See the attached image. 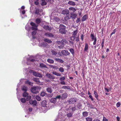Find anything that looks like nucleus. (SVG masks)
<instances>
[{
    "instance_id": "1",
    "label": "nucleus",
    "mask_w": 121,
    "mask_h": 121,
    "mask_svg": "<svg viewBox=\"0 0 121 121\" xmlns=\"http://www.w3.org/2000/svg\"><path fill=\"white\" fill-rule=\"evenodd\" d=\"M60 29L59 30V32L60 33L62 34H65L66 31L65 30L66 28V26L62 24L60 25L59 26Z\"/></svg>"
},
{
    "instance_id": "2",
    "label": "nucleus",
    "mask_w": 121,
    "mask_h": 121,
    "mask_svg": "<svg viewBox=\"0 0 121 121\" xmlns=\"http://www.w3.org/2000/svg\"><path fill=\"white\" fill-rule=\"evenodd\" d=\"M39 87L37 86H33L31 89V92L34 93H38L39 92Z\"/></svg>"
},
{
    "instance_id": "3",
    "label": "nucleus",
    "mask_w": 121,
    "mask_h": 121,
    "mask_svg": "<svg viewBox=\"0 0 121 121\" xmlns=\"http://www.w3.org/2000/svg\"><path fill=\"white\" fill-rule=\"evenodd\" d=\"M30 25L32 26V30H37L38 28H37L38 27V25H36V24L32 22L30 23Z\"/></svg>"
},
{
    "instance_id": "4",
    "label": "nucleus",
    "mask_w": 121,
    "mask_h": 121,
    "mask_svg": "<svg viewBox=\"0 0 121 121\" xmlns=\"http://www.w3.org/2000/svg\"><path fill=\"white\" fill-rule=\"evenodd\" d=\"M77 99L75 98H72L68 100L69 104H74L77 101Z\"/></svg>"
},
{
    "instance_id": "5",
    "label": "nucleus",
    "mask_w": 121,
    "mask_h": 121,
    "mask_svg": "<svg viewBox=\"0 0 121 121\" xmlns=\"http://www.w3.org/2000/svg\"><path fill=\"white\" fill-rule=\"evenodd\" d=\"M33 74L34 76L36 77H42V75L41 74H40L39 73L36 72L34 71H32Z\"/></svg>"
},
{
    "instance_id": "6",
    "label": "nucleus",
    "mask_w": 121,
    "mask_h": 121,
    "mask_svg": "<svg viewBox=\"0 0 121 121\" xmlns=\"http://www.w3.org/2000/svg\"><path fill=\"white\" fill-rule=\"evenodd\" d=\"M44 35L47 37H54V35L51 33L47 32L44 34Z\"/></svg>"
},
{
    "instance_id": "7",
    "label": "nucleus",
    "mask_w": 121,
    "mask_h": 121,
    "mask_svg": "<svg viewBox=\"0 0 121 121\" xmlns=\"http://www.w3.org/2000/svg\"><path fill=\"white\" fill-rule=\"evenodd\" d=\"M61 53L63 56H67L69 55L70 54L68 50H62L61 51Z\"/></svg>"
},
{
    "instance_id": "8",
    "label": "nucleus",
    "mask_w": 121,
    "mask_h": 121,
    "mask_svg": "<svg viewBox=\"0 0 121 121\" xmlns=\"http://www.w3.org/2000/svg\"><path fill=\"white\" fill-rule=\"evenodd\" d=\"M42 11V10H40L39 9H37L35 11V14L37 15H40V13H41Z\"/></svg>"
},
{
    "instance_id": "9",
    "label": "nucleus",
    "mask_w": 121,
    "mask_h": 121,
    "mask_svg": "<svg viewBox=\"0 0 121 121\" xmlns=\"http://www.w3.org/2000/svg\"><path fill=\"white\" fill-rule=\"evenodd\" d=\"M43 29L45 30H48L49 31H51V27H49L48 26L44 25L43 26Z\"/></svg>"
},
{
    "instance_id": "10",
    "label": "nucleus",
    "mask_w": 121,
    "mask_h": 121,
    "mask_svg": "<svg viewBox=\"0 0 121 121\" xmlns=\"http://www.w3.org/2000/svg\"><path fill=\"white\" fill-rule=\"evenodd\" d=\"M29 102L30 104L33 105L34 106H36L37 103V101L36 100L33 101L32 100H30Z\"/></svg>"
},
{
    "instance_id": "11",
    "label": "nucleus",
    "mask_w": 121,
    "mask_h": 121,
    "mask_svg": "<svg viewBox=\"0 0 121 121\" xmlns=\"http://www.w3.org/2000/svg\"><path fill=\"white\" fill-rule=\"evenodd\" d=\"M46 76L48 78L52 79H54L55 78V77L53 76L50 74L47 73L46 75Z\"/></svg>"
},
{
    "instance_id": "12",
    "label": "nucleus",
    "mask_w": 121,
    "mask_h": 121,
    "mask_svg": "<svg viewBox=\"0 0 121 121\" xmlns=\"http://www.w3.org/2000/svg\"><path fill=\"white\" fill-rule=\"evenodd\" d=\"M68 13H69V10L66 9L63 10L62 12V13L64 15H68Z\"/></svg>"
},
{
    "instance_id": "13",
    "label": "nucleus",
    "mask_w": 121,
    "mask_h": 121,
    "mask_svg": "<svg viewBox=\"0 0 121 121\" xmlns=\"http://www.w3.org/2000/svg\"><path fill=\"white\" fill-rule=\"evenodd\" d=\"M51 52L52 55H55L56 56L57 54V52L56 50H52L51 51Z\"/></svg>"
},
{
    "instance_id": "14",
    "label": "nucleus",
    "mask_w": 121,
    "mask_h": 121,
    "mask_svg": "<svg viewBox=\"0 0 121 121\" xmlns=\"http://www.w3.org/2000/svg\"><path fill=\"white\" fill-rule=\"evenodd\" d=\"M67 96V94L65 92L62 94L61 98L62 99H65L66 98Z\"/></svg>"
},
{
    "instance_id": "15",
    "label": "nucleus",
    "mask_w": 121,
    "mask_h": 121,
    "mask_svg": "<svg viewBox=\"0 0 121 121\" xmlns=\"http://www.w3.org/2000/svg\"><path fill=\"white\" fill-rule=\"evenodd\" d=\"M68 4L69 5L73 6H74L76 5L75 2L71 1H69L68 2Z\"/></svg>"
},
{
    "instance_id": "16",
    "label": "nucleus",
    "mask_w": 121,
    "mask_h": 121,
    "mask_svg": "<svg viewBox=\"0 0 121 121\" xmlns=\"http://www.w3.org/2000/svg\"><path fill=\"white\" fill-rule=\"evenodd\" d=\"M90 37L91 38L92 41H93L95 39H97L96 37L94 36V34L93 33H91Z\"/></svg>"
},
{
    "instance_id": "17",
    "label": "nucleus",
    "mask_w": 121,
    "mask_h": 121,
    "mask_svg": "<svg viewBox=\"0 0 121 121\" xmlns=\"http://www.w3.org/2000/svg\"><path fill=\"white\" fill-rule=\"evenodd\" d=\"M77 109L76 107V106L74 107H70L69 108V110H72V112H73L74 111Z\"/></svg>"
},
{
    "instance_id": "18",
    "label": "nucleus",
    "mask_w": 121,
    "mask_h": 121,
    "mask_svg": "<svg viewBox=\"0 0 121 121\" xmlns=\"http://www.w3.org/2000/svg\"><path fill=\"white\" fill-rule=\"evenodd\" d=\"M67 42V41L66 39H63L61 40L60 43L63 45H65Z\"/></svg>"
},
{
    "instance_id": "19",
    "label": "nucleus",
    "mask_w": 121,
    "mask_h": 121,
    "mask_svg": "<svg viewBox=\"0 0 121 121\" xmlns=\"http://www.w3.org/2000/svg\"><path fill=\"white\" fill-rule=\"evenodd\" d=\"M46 91L48 93H51L52 91V88L51 87H48L46 89Z\"/></svg>"
},
{
    "instance_id": "20",
    "label": "nucleus",
    "mask_w": 121,
    "mask_h": 121,
    "mask_svg": "<svg viewBox=\"0 0 121 121\" xmlns=\"http://www.w3.org/2000/svg\"><path fill=\"white\" fill-rule=\"evenodd\" d=\"M41 19L39 18H37L35 20V22L37 24H39L41 22Z\"/></svg>"
},
{
    "instance_id": "21",
    "label": "nucleus",
    "mask_w": 121,
    "mask_h": 121,
    "mask_svg": "<svg viewBox=\"0 0 121 121\" xmlns=\"http://www.w3.org/2000/svg\"><path fill=\"white\" fill-rule=\"evenodd\" d=\"M40 67L41 68H48V67L46 65L44 64L43 63H41L40 64Z\"/></svg>"
},
{
    "instance_id": "22",
    "label": "nucleus",
    "mask_w": 121,
    "mask_h": 121,
    "mask_svg": "<svg viewBox=\"0 0 121 121\" xmlns=\"http://www.w3.org/2000/svg\"><path fill=\"white\" fill-rule=\"evenodd\" d=\"M88 44L86 43L85 44V47L84 48V51L86 52H87L88 49Z\"/></svg>"
},
{
    "instance_id": "23",
    "label": "nucleus",
    "mask_w": 121,
    "mask_h": 121,
    "mask_svg": "<svg viewBox=\"0 0 121 121\" xmlns=\"http://www.w3.org/2000/svg\"><path fill=\"white\" fill-rule=\"evenodd\" d=\"M56 101V99L55 98H52L50 100V102L52 103H55Z\"/></svg>"
},
{
    "instance_id": "24",
    "label": "nucleus",
    "mask_w": 121,
    "mask_h": 121,
    "mask_svg": "<svg viewBox=\"0 0 121 121\" xmlns=\"http://www.w3.org/2000/svg\"><path fill=\"white\" fill-rule=\"evenodd\" d=\"M87 16L86 15H85L82 17V21L83 22L85 21L87 19Z\"/></svg>"
},
{
    "instance_id": "25",
    "label": "nucleus",
    "mask_w": 121,
    "mask_h": 121,
    "mask_svg": "<svg viewBox=\"0 0 121 121\" xmlns=\"http://www.w3.org/2000/svg\"><path fill=\"white\" fill-rule=\"evenodd\" d=\"M73 113L72 112L68 113L66 115L69 118L71 117L72 116Z\"/></svg>"
},
{
    "instance_id": "26",
    "label": "nucleus",
    "mask_w": 121,
    "mask_h": 121,
    "mask_svg": "<svg viewBox=\"0 0 121 121\" xmlns=\"http://www.w3.org/2000/svg\"><path fill=\"white\" fill-rule=\"evenodd\" d=\"M44 41L45 42L48 43H51L52 42V41L51 40L46 39H44Z\"/></svg>"
},
{
    "instance_id": "27",
    "label": "nucleus",
    "mask_w": 121,
    "mask_h": 121,
    "mask_svg": "<svg viewBox=\"0 0 121 121\" xmlns=\"http://www.w3.org/2000/svg\"><path fill=\"white\" fill-rule=\"evenodd\" d=\"M27 87H26L24 86H23L22 87V90L23 91H24V92H26V91H27Z\"/></svg>"
},
{
    "instance_id": "28",
    "label": "nucleus",
    "mask_w": 121,
    "mask_h": 121,
    "mask_svg": "<svg viewBox=\"0 0 121 121\" xmlns=\"http://www.w3.org/2000/svg\"><path fill=\"white\" fill-rule=\"evenodd\" d=\"M25 83L27 84H28L29 85L32 86L33 83L29 81V80H27L25 82Z\"/></svg>"
},
{
    "instance_id": "29",
    "label": "nucleus",
    "mask_w": 121,
    "mask_h": 121,
    "mask_svg": "<svg viewBox=\"0 0 121 121\" xmlns=\"http://www.w3.org/2000/svg\"><path fill=\"white\" fill-rule=\"evenodd\" d=\"M41 104L42 106L45 107L46 104V100H43Z\"/></svg>"
},
{
    "instance_id": "30",
    "label": "nucleus",
    "mask_w": 121,
    "mask_h": 121,
    "mask_svg": "<svg viewBox=\"0 0 121 121\" xmlns=\"http://www.w3.org/2000/svg\"><path fill=\"white\" fill-rule=\"evenodd\" d=\"M52 73L57 76H61V74L59 73L56 72V71H53L52 72Z\"/></svg>"
},
{
    "instance_id": "31",
    "label": "nucleus",
    "mask_w": 121,
    "mask_h": 121,
    "mask_svg": "<svg viewBox=\"0 0 121 121\" xmlns=\"http://www.w3.org/2000/svg\"><path fill=\"white\" fill-rule=\"evenodd\" d=\"M47 61L48 63L51 64H53L54 63V60L52 59H49L47 60Z\"/></svg>"
},
{
    "instance_id": "32",
    "label": "nucleus",
    "mask_w": 121,
    "mask_h": 121,
    "mask_svg": "<svg viewBox=\"0 0 121 121\" xmlns=\"http://www.w3.org/2000/svg\"><path fill=\"white\" fill-rule=\"evenodd\" d=\"M49 66L51 68H52L54 69H58V67L52 65H50Z\"/></svg>"
},
{
    "instance_id": "33",
    "label": "nucleus",
    "mask_w": 121,
    "mask_h": 121,
    "mask_svg": "<svg viewBox=\"0 0 121 121\" xmlns=\"http://www.w3.org/2000/svg\"><path fill=\"white\" fill-rule=\"evenodd\" d=\"M88 112L85 111L82 112V115L84 117H86L88 115Z\"/></svg>"
},
{
    "instance_id": "34",
    "label": "nucleus",
    "mask_w": 121,
    "mask_h": 121,
    "mask_svg": "<svg viewBox=\"0 0 121 121\" xmlns=\"http://www.w3.org/2000/svg\"><path fill=\"white\" fill-rule=\"evenodd\" d=\"M94 94L95 95V98H96L97 100H98V98L99 96L97 93L95 91H94Z\"/></svg>"
},
{
    "instance_id": "35",
    "label": "nucleus",
    "mask_w": 121,
    "mask_h": 121,
    "mask_svg": "<svg viewBox=\"0 0 121 121\" xmlns=\"http://www.w3.org/2000/svg\"><path fill=\"white\" fill-rule=\"evenodd\" d=\"M33 80L35 82L37 83L40 82L39 78H33Z\"/></svg>"
},
{
    "instance_id": "36",
    "label": "nucleus",
    "mask_w": 121,
    "mask_h": 121,
    "mask_svg": "<svg viewBox=\"0 0 121 121\" xmlns=\"http://www.w3.org/2000/svg\"><path fill=\"white\" fill-rule=\"evenodd\" d=\"M77 108L79 109H81L82 108V105L80 103H79L77 105Z\"/></svg>"
},
{
    "instance_id": "37",
    "label": "nucleus",
    "mask_w": 121,
    "mask_h": 121,
    "mask_svg": "<svg viewBox=\"0 0 121 121\" xmlns=\"http://www.w3.org/2000/svg\"><path fill=\"white\" fill-rule=\"evenodd\" d=\"M69 9L70 10L72 11L73 12H75L76 10V9L75 8L73 7H70L69 8Z\"/></svg>"
},
{
    "instance_id": "38",
    "label": "nucleus",
    "mask_w": 121,
    "mask_h": 121,
    "mask_svg": "<svg viewBox=\"0 0 121 121\" xmlns=\"http://www.w3.org/2000/svg\"><path fill=\"white\" fill-rule=\"evenodd\" d=\"M71 18V14H69L68 13V15H66V18L67 19H70Z\"/></svg>"
},
{
    "instance_id": "39",
    "label": "nucleus",
    "mask_w": 121,
    "mask_h": 121,
    "mask_svg": "<svg viewBox=\"0 0 121 121\" xmlns=\"http://www.w3.org/2000/svg\"><path fill=\"white\" fill-rule=\"evenodd\" d=\"M29 95L28 93L26 92H24L23 94V96L24 97H26Z\"/></svg>"
},
{
    "instance_id": "40",
    "label": "nucleus",
    "mask_w": 121,
    "mask_h": 121,
    "mask_svg": "<svg viewBox=\"0 0 121 121\" xmlns=\"http://www.w3.org/2000/svg\"><path fill=\"white\" fill-rule=\"evenodd\" d=\"M62 88L64 89H67V90H69L70 89V87L67 86H63L62 87Z\"/></svg>"
},
{
    "instance_id": "41",
    "label": "nucleus",
    "mask_w": 121,
    "mask_h": 121,
    "mask_svg": "<svg viewBox=\"0 0 121 121\" xmlns=\"http://www.w3.org/2000/svg\"><path fill=\"white\" fill-rule=\"evenodd\" d=\"M69 51L71 53H72V54L73 55L74 54V50L72 48H71L69 50Z\"/></svg>"
},
{
    "instance_id": "42",
    "label": "nucleus",
    "mask_w": 121,
    "mask_h": 121,
    "mask_svg": "<svg viewBox=\"0 0 121 121\" xmlns=\"http://www.w3.org/2000/svg\"><path fill=\"white\" fill-rule=\"evenodd\" d=\"M26 97V100L27 101L30 100L31 98V96L29 95Z\"/></svg>"
},
{
    "instance_id": "43",
    "label": "nucleus",
    "mask_w": 121,
    "mask_h": 121,
    "mask_svg": "<svg viewBox=\"0 0 121 121\" xmlns=\"http://www.w3.org/2000/svg\"><path fill=\"white\" fill-rule=\"evenodd\" d=\"M46 94V93L45 92L43 91H42L41 92L40 95L42 96L43 97Z\"/></svg>"
},
{
    "instance_id": "44",
    "label": "nucleus",
    "mask_w": 121,
    "mask_h": 121,
    "mask_svg": "<svg viewBox=\"0 0 121 121\" xmlns=\"http://www.w3.org/2000/svg\"><path fill=\"white\" fill-rule=\"evenodd\" d=\"M86 121H92V119L91 117H87L86 118Z\"/></svg>"
},
{
    "instance_id": "45",
    "label": "nucleus",
    "mask_w": 121,
    "mask_h": 121,
    "mask_svg": "<svg viewBox=\"0 0 121 121\" xmlns=\"http://www.w3.org/2000/svg\"><path fill=\"white\" fill-rule=\"evenodd\" d=\"M55 60H56V61H58V60H59V62L61 63H63L64 62L63 61V60H62L60 59H59L56 58V59H55Z\"/></svg>"
},
{
    "instance_id": "46",
    "label": "nucleus",
    "mask_w": 121,
    "mask_h": 121,
    "mask_svg": "<svg viewBox=\"0 0 121 121\" xmlns=\"http://www.w3.org/2000/svg\"><path fill=\"white\" fill-rule=\"evenodd\" d=\"M35 98L38 101H40L41 100V98L39 96L37 95L36 96Z\"/></svg>"
},
{
    "instance_id": "47",
    "label": "nucleus",
    "mask_w": 121,
    "mask_h": 121,
    "mask_svg": "<svg viewBox=\"0 0 121 121\" xmlns=\"http://www.w3.org/2000/svg\"><path fill=\"white\" fill-rule=\"evenodd\" d=\"M21 102L23 103H25L26 102V99L25 98H22L21 99Z\"/></svg>"
},
{
    "instance_id": "48",
    "label": "nucleus",
    "mask_w": 121,
    "mask_h": 121,
    "mask_svg": "<svg viewBox=\"0 0 121 121\" xmlns=\"http://www.w3.org/2000/svg\"><path fill=\"white\" fill-rule=\"evenodd\" d=\"M37 33V31H32L31 32V35L33 36L35 35Z\"/></svg>"
},
{
    "instance_id": "49",
    "label": "nucleus",
    "mask_w": 121,
    "mask_h": 121,
    "mask_svg": "<svg viewBox=\"0 0 121 121\" xmlns=\"http://www.w3.org/2000/svg\"><path fill=\"white\" fill-rule=\"evenodd\" d=\"M77 15L75 14H71V18L75 19Z\"/></svg>"
},
{
    "instance_id": "50",
    "label": "nucleus",
    "mask_w": 121,
    "mask_h": 121,
    "mask_svg": "<svg viewBox=\"0 0 121 121\" xmlns=\"http://www.w3.org/2000/svg\"><path fill=\"white\" fill-rule=\"evenodd\" d=\"M59 71L62 72H63L64 71V68L62 67H61L59 69Z\"/></svg>"
},
{
    "instance_id": "51",
    "label": "nucleus",
    "mask_w": 121,
    "mask_h": 121,
    "mask_svg": "<svg viewBox=\"0 0 121 121\" xmlns=\"http://www.w3.org/2000/svg\"><path fill=\"white\" fill-rule=\"evenodd\" d=\"M47 4V3L45 1H43L41 4V5L42 6H43L46 5Z\"/></svg>"
},
{
    "instance_id": "52",
    "label": "nucleus",
    "mask_w": 121,
    "mask_h": 121,
    "mask_svg": "<svg viewBox=\"0 0 121 121\" xmlns=\"http://www.w3.org/2000/svg\"><path fill=\"white\" fill-rule=\"evenodd\" d=\"M77 33L78 32L77 30L74 31L73 35L76 36Z\"/></svg>"
},
{
    "instance_id": "53",
    "label": "nucleus",
    "mask_w": 121,
    "mask_h": 121,
    "mask_svg": "<svg viewBox=\"0 0 121 121\" xmlns=\"http://www.w3.org/2000/svg\"><path fill=\"white\" fill-rule=\"evenodd\" d=\"M65 78L64 77H63L60 78V80L61 81H64L65 79Z\"/></svg>"
},
{
    "instance_id": "54",
    "label": "nucleus",
    "mask_w": 121,
    "mask_h": 121,
    "mask_svg": "<svg viewBox=\"0 0 121 121\" xmlns=\"http://www.w3.org/2000/svg\"><path fill=\"white\" fill-rule=\"evenodd\" d=\"M94 41L93 43V45H95L96 43V41H97V39H95L94 40Z\"/></svg>"
},
{
    "instance_id": "55",
    "label": "nucleus",
    "mask_w": 121,
    "mask_h": 121,
    "mask_svg": "<svg viewBox=\"0 0 121 121\" xmlns=\"http://www.w3.org/2000/svg\"><path fill=\"white\" fill-rule=\"evenodd\" d=\"M89 97L91 99V101H93L94 100V99L91 95H89Z\"/></svg>"
},
{
    "instance_id": "56",
    "label": "nucleus",
    "mask_w": 121,
    "mask_h": 121,
    "mask_svg": "<svg viewBox=\"0 0 121 121\" xmlns=\"http://www.w3.org/2000/svg\"><path fill=\"white\" fill-rule=\"evenodd\" d=\"M121 103L120 102H118L117 103L116 106L117 107H118L120 106Z\"/></svg>"
},
{
    "instance_id": "57",
    "label": "nucleus",
    "mask_w": 121,
    "mask_h": 121,
    "mask_svg": "<svg viewBox=\"0 0 121 121\" xmlns=\"http://www.w3.org/2000/svg\"><path fill=\"white\" fill-rule=\"evenodd\" d=\"M35 61V59H28V61H30L32 62H34Z\"/></svg>"
},
{
    "instance_id": "58",
    "label": "nucleus",
    "mask_w": 121,
    "mask_h": 121,
    "mask_svg": "<svg viewBox=\"0 0 121 121\" xmlns=\"http://www.w3.org/2000/svg\"><path fill=\"white\" fill-rule=\"evenodd\" d=\"M81 37V38L82 41H83V39H84V36L82 34V35L80 36Z\"/></svg>"
},
{
    "instance_id": "59",
    "label": "nucleus",
    "mask_w": 121,
    "mask_h": 121,
    "mask_svg": "<svg viewBox=\"0 0 121 121\" xmlns=\"http://www.w3.org/2000/svg\"><path fill=\"white\" fill-rule=\"evenodd\" d=\"M61 53L60 52H59L58 53L57 52V54L56 55V56L57 57H59L60 56H61Z\"/></svg>"
},
{
    "instance_id": "60",
    "label": "nucleus",
    "mask_w": 121,
    "mask_h": 121,
    "mask_svg": "<svg viewBox=\"0 0 121 121\" xmlns=\"http://www.w3.org/2000/svg\"><path fill=\"white\" fill-rule=\"evenodd\" d=\"M80 21V18H78L76 21V22L77 23H79Z\"/></svg>"
},
{
    "instance_id": "61",
    "label": "nucleus",
    "mask_w": 121,
    "mask_h": 121,
    "mask_svg": "<svg viewBox=\"0 0 121 121\" xmlns=\"http://www.w3.org/2000/svg\"><path fill=\"white\" fill-rule=\"evenodd\" d=\"M54 20L55 21H56V22H58L59 20V18L57 17L55 18L54 19Z\"/></svg>"
},
{
    "instance_id": "62",
    "label": "nucleus",
    "mask_w": 121,
    "mask_h": 121,
    "mask_svg": "<svg viewBox=\"0 0 121 121\" xmlns=\"http://www.w3.org/2000/svg\"><path fill=\"white\" fill-rule=\"evenodd\" d=\"M61 97V96L60 95H59L57 96L55 98L56 99H60Z\"/></svg>"
},
{
    "instance_id": "63",
    "label": "nucleus",
    "mask_w": 121,
    "mask_h": 121,
    "mask_svg": "<svg viewBox=\"0 0 121 121\" xmlns=\"http://www.w3.org/2000/svg\"><path fill=\"white\" fill-rule=\"evenodd\" d=\"M70 44V45H73L74 44V43L73 42L71 41L70 40L69 41Z\"/></svg>"
},
{
    "instance_id": "64",
    "label": "nucleus",
    "mask_w": 121,
    "mask_h": 121,
    "mask_svg": "<svg viewBox=\"0 0 121 121\" xmlns=\"http://www.w3.org/2000/svg\"><path fill=\"white\" fill-rule=\"evenodd\" d=\"M38 1H35L34 2L35 4L36 5H38L39 4Z\"/></svg>"
}]
</instances>
